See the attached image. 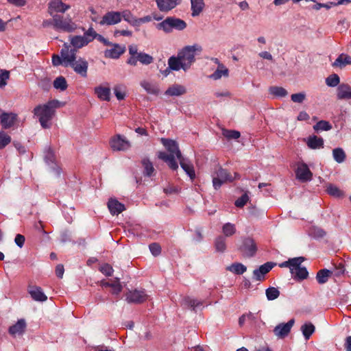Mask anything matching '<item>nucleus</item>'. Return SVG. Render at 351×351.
<instances>
[{
  "label": "nucleus",
  "mask_w": 351,
  "mask_h": 351,
  "mask_svg": "<svg viewBox=\"0 0 351 351\" xmlns=\"http://www.w3.org/2000/svg\"><path fill=\"white\" fill-rule=\"evenodd\" d=\"M60 54L64 58V66L65 67L71 66L76 73L83 77H87L88 63L82 58L76 60L75 49H71L69 45L64 43Z\"/></svg>",
  "instance_id": "1"
},
{
  "label": "nucleus",
  "mask_w": 351,
  "mask_h": 351,
  "mask_svg": "<svg viewBox=\"0 0 351 351\" xmlns=\"http://www.w3.org/2000/svg\"><path fill=\"white\" fill-rule=\"evenodd\" d=\"M58 100L52 99L34 108L33 113L38 119L43 128L47 129L51 127V121L55 115L56 110L61 106Z\"/></svg>",
  "instance_id": "2"
},
{
  "label": "nucleus",
  "mask_w": 351,
  "mask_h": 351,
  "mask_svg": "<svg viewBox=\"0 0 351 351\" xmlns=\"http://www.w3.org/2000/svg\"><path fill=\"white\" fill-rule=\"evenodd\" d=\"M160 142L169 154H167L165 152H159L158 153V158L165 162L171 169L177 170L178 169V164L176 157L178 160L182 157L178 144L174 140L165 138H162Z\"/></svg>",
  "instance_id": "3"
},
{
  "label": "nucleus",
  "mask_w": 351,
  "mask_h": 351,
  "mask_svg": "<svg viewBox=\"0 0 351 351\" xmlns=\"http://www.w3.org/2000/svg\"><path fill=\"white\" fill-rule=\"evenodd\" d=\"M186 26V23L184 20L175 16H168L162 22L158 23L156 28L164 31L165 33H170L173 29L182 31Z\"/></svg>",
  "instance_id": "4"
},
{
  "label": "nucleus",
  "mask_w": 351,
  "mask_h": 351,
  "mask_svg": "<svg viewBox=\"0 0 351 351\" xmlns=\"http://www.w3.org/2000/svg\"><path fill=\"white\" fill-rule=\"evenodd\" d=\"M202 50V49L201 46L198 45H188L179 51L178 56L181 59L184 66L189 69L192 64L195 61V52H201Z\"/></svg>",
  "instance_id": "5"
},
{
  "label": "nucleus",
  "mask_w": 351,
  "mask_h": 351,
  "mask_svg": "<svg viewBox=\"0 0 351 351\" xmlns=\"http://www.w3.org/2000/svg\"><path fill=\"white\" fill-rule=\"evenodd\" d=\"M239 178L240 176L237 173H234V176L233 177L228 170L220 167L215 171V174L213 176V187L217 190L223 183L227 182H232L234 180Z\"/></svg>",
  "instance_id": "6"
},
{
  "label": "nucleus",
  "mask_w": 351,
  "mask_h": 351,
  "mask_svg": "<svg viewBox=\"0 0 351 351\" xmlns=\"http://www.w3.org/2000/svg\"><path fill=\"white\" fill-rule=\"evenodd\" d=\"M238 250L244 258H251L256 254L257 247L252 238L246 237L242 240Z\"/></svg>",
  "instance_id": "7"
},
{
  "label": "nucleus",
  "mask_w": 351,
  "mask_h": 351,
  "mask_svg": "<svg viewBox=\"0 0 351 351\" xmlns=\"http://www.w3.org/2000/svg\"><path fill=\"white\" fill-rule=\"evenodd\" d=\"M148 298L145 290L134 289L129 291L125 295V300L128 303L141 304Z\"/></svg>",
  "instance_id": "8"
},
{
  "label": "nucleus",
  "mask_w": 351,
  "mask_h": 351,
  "mask_svg": "<svg viewBox=\"0 0 351 351\" xmlns=\"http://www.w3.org/2000/svg\"><path fill=\"white\" fill-rule=\"evenodd\" d=\"M276 263L272 262H267L261 265L258 269L253 271V279L256 281H263L265 279V275L269 273Z\"/></svg>",
  "instance_id": "9"
},
{
  "label": "nucleus",
  "mask_w": 351,
  "mask_h": 351,
  "mask_svg": "<svg viewBox=\"0 0 351 351\" xmlns=\"http://www.w3.org/2000/svg\"><path fill=\"white\" fill-rule=\"evenodd\" d=\"M121 21V12L110 11L106 12L99 21L101 25H112Z\"/></svg>",
  "instance_id": "10"
},
{
  "label": "nucleus",
  "mask_w": 351,
  "mask_h": 351,
  "mask_svg": "<svg viewBox=\"0 0 351 351\" xmlns=\"http://www.w3.org/2000/svg\"><path fill=\"white\" fill-rule=\"evenodd\" d=\"M110 146L114 151H125L129 149L131 145L125 137L118 134L110 141Z\"/></svg>",
  "instance_id": "11"
},
{
  "label": "nucleus",
  "mask_w": 351,
  "mask_h": 351,
  "mask_svg": "<svg viewBox=\"0 0 351 351\" xmlns=\"http://www.w3.org/2000/svg\"><path fill=\"white\" fill-rule=\"evenodd\" d=\"M295 175L296 178L303 182L310 181L313 178V173L304 162L298 164L295 170Z\"/></svg>",
  "instance_id": "12"
},
{
  "label": "nucleus",
  "mask_w": 351,
  "mask_h": 351,
  "mask_svg": "<svg viewBox=\"0 0 351 351\" xmlns=\"http://www.w3.org/2000/svg\"><path fill=\"white\" fill-rule=\"evenodd\" d=\"M295 323L294 319H291L287 323H281L277 325L274 329V335L278 338H285L291 331Z\"/></svg>",
  "instance_id": "13"
},
{
  "label": "nucleus",
  "mask_w": 351,
  "mask_h": 351,
  "mask_svg": "<svg viewBox=\"0 0 351 351\" xmlns=\"http://www.w3.org/2000/svg\"><path fill=\"white\" fill-rule=\"evenodd\" d=\"M54 28L56 29H60L65 32H71L73 29V27L70 21H66L60 15L53 16Z\"/></svg>",
  "instance_id": "14"
},
{
  "label": "nucleus",
  "mask_w": 351,
  "mask_h": 351,
  "mask_svg": "<svg viewBox=\"0 0 351 351\" xmlns=\"http://www.w3.org/2000/svg\"><path fill=\"white\" fill-rule=\"evenodd\" d=\"M26 327L27 324L25 319H21L15 324L10 326L8 332L14 337L21 336L25 333Z\"/></svg>",
  "instance_id": "15"
},
{
  "label": "nucleus",
  "mask_w": 351,
  "mask_h": 351,
  "mask_svg": "<svg viewBox=\"0 0 351 351\" xmlns=\"http://www.w3.org/2000/svg\"><path fill=\"white\" fill-rule=\"evenodd\" d=\"M17 115L12 112H3L0 114L1 124L3 129L10 128L16 121Z\"/></svg>",
  "instance_id": "16"
},
{
  "label": "nucleus",
  "mask_w": 351,
  "mask_h": 351,
  "mask_svg": "<svg viewBox=\"0 0 351 351\" xmlns=\"http://www.w3.org/2000/svg\"><path fill=\"white\" fill-rule=\"evenodd\" d=\"M338 99H351V86L348 84H340L337 88Z\"/></svg>",
  "instance_id": "17"
},
{
  "label": "nucleus",
  "mask_w": 351,
  "mask_h": 351,
  "mask_svg": "<svg viewBox=\"0 0 351 351\" xmlns=\"http://www.w3.org/2000/svg\"><path fill=\"white\" fill-rule=\"evenodd\" d=\"M108 208L112 215H118L125 210L124 204L116 199L110 198L108 202Z\"/></svg>",
  "instance_id": "18"
},
{
  "label": "nucleus",
  "mask_w": 351,
  "mask_h": 351,
  "mask_svg": "<svg viewBox=\"0 0 351 351\" xmlns=\"http://www.w3.org/2000/svg\"><path fill=\"white\" fill-rule=\"evenodd\" d=\"M28 292L33 300L38 302H45L47 300V295L43 293L42 289L37 286H29Z\"/></svg>",
  "instance_id": "19"
},
{
  "label": "nucleus",
  "mask_w": 351,
  "mask_h": 351,
  "mask_svg": "<svg viewBox=\"0 0 351 351\" xmlns=\"http://www.w3.org/2000/svg\"><path fill=\"white\" fill-rule=\"evenodd\" d=\"M178 160L182 169L190 177L191 180H193L195 178V173L193 164L183 156L178 159Z\"/></svg>",
  "instance_id": "20"
},
{
  "label": "nucleus",
  "mask_w": 351,
  "mask_h": 351,
  "mask_svg": "<svg viewBox=\"0 0 351 351\" xmlns=\"http://www.w3.org/2000/svg\"><path fill=\"white\" fill-rule=\"evenodd\" d=\"M156 4L160 11L167 12L179 5L180 1H176L175 0H156Z\"/></svg>",
  "instance_id": "21"
},
{
  "label": "nucleus",
  "mask_w": 351,
  "mask_h": 351,
  "mask_svg": "<svg viewBox=\"0 0 351 351\" xmlns=\"http://www.w3.org/2000/svg\"><path fill=\"white\" fill-rule=\"evenodd\" d=\"M111 46H113V48L105 51V56L107 58L117 59L125 51V46L121 47L119 44H112Z\"/></svg>",
  "instance_id": "22"
},
{
  "label": "nucleus",
  "mask_w": 351,
  "mask_h": 351,
  "mask_svg": "<svg viewBox=\"0 0 351 351\" xmlns=\"http://www.w3.org/2000/svg\"><path fill=\"white\" fill-rule=\"evenodd\" d=\"M69 8L70 6L64 3L62 0H53L49 3V10L51 14L52 12L63 13Z\"/></svg>",
  "instance_id": "23"
},
{
  "label": "nucleus",
  "mask_w": 351,
  "mask_h": 351,
  "mask_svg": "<svg viewBox=\"0 0 351 351\" xmlns=\"http://www.w3.org/2000/svg\"><path fill=\"white\" fill-rule=\"evenodd\" d=\"M186 93V90L184 86L176 84L169 86L165 92V94L169 96H180Z\"/></svg>",
  "instance_id": "24"
},
{
  "label": "nucleus",
  "mask_w": 351,
  "mask_h": 351,
  "mask_svg": "<svg viewBox=\"0 0 351 351\" xmlns=\"http://www.w3.org/2000/svg\"><path fill=\"white\" fill-rule=\"evenodd\" d=\"M169 69L173 71H179L181 69L184 71H187V68L184 66V64L178 56H171L168 60Z\"/></svg>",
  "instance_id": "25"
},
{
  "label": "nucleus",
  "mask_w": 351,
  "mask_h": 351,
  "mask_svg": "<svg viewBox=\"0 0 351 351\" xmlns=\"http://www.w3.org/2000/svg\"><path fill=\"white\" fill-rule=\"evenodd\" d=\"M307 145L310 149H316L324 147V139L317 136H311L308 138Z\"/></svg>",
  "instance_id": "26"
},
{
  "label": "nucleus",
  "mask_w": 351,
  "mask_h": 351,
  "mask_svg": "<svg viewBox=\"0 0 351 351\" xmlns=\"http://www.w3.org/2000/svg\"><path fill=\"white\" fill-rule=\"evenodd\" d=\"M348 64H351V56L347 54L341 53L332 63V66L343 68Z\"/></svg>",
  "instance_id": "27"
},
{
  "label": "nucleus",
  "mask_w": 351,
  "mask_h": 351,
  "mask_svg": "<svg viewBox=\"0 0 351 351\" xmlns=\"http://www.w3.org/2000/svg\"><path fill=\"white\" fill-rule=\"evenodd\" d=\"M95 93L103 101H110V89L108 87L97 86L95 88Z\"/></svg>",
  "instance_id": "28"
},
{
  "label": "nucleus",
  "mask_w": 351,
  "mask_h": 351,
  "mask_svg": "<svg viewBox=\"0 0 351 351\" xmlns=\"http://www.w3.org/2000/svg\"><path fill=\"white\" fill-rule=\"evenodd\" d=\"M101 284L103 287L112 288V294H119L122 291V286L119 278H116V280L112 282L102 280Z\"/></svg>",
  "instance_id": "29"
},
{
  "label": "nucleus",
  "mask_w": 351,
  "mask_h": 351,
  "mask_svg": "<svg viewBox=\"0 0 351 351\" xmlns=\"http://www.w3.org/2000/svg\"><path fill=\"white\" fill-rule=\"evenodd\" d=\"M140 84L148 94L158 95L160 92L158 86L152 82L143 80Z\"/></svg>",
  "instance_id": "30"
},
{
  "label": "nucleus",
  "mask_w": 351,
  "mask_h": 351,
  "mask_svg": "<svg viewBox=\"0 0 351 351\" xmlns=\"http://www.w3.org/2000/svg\"><path fill=\"white\" fill-rule=\"evenodd\" d=\"M192 16H197L202 12L204 7V0H191Z\"/></svg>",
  "instance_id": "31"
},
{
  "label": "nucleus",
  "mask_w": 351,
  "mask_h": 351,
  "mask_svg": "<svg viewBox=\"0 0 351 351\" xmlns=\"http://www.w3.org/2000/svg\"><path fill=\"white\" fill-rule=\"evenodd\" d=\"M71 49H75L76 51L78 49H80L86 45H87V42H86L82 37V36H74L71 37Z\"/></svg>",
  "instance_id": "32"
},
{
  "label": "nucleus",
  "mask_w": 351,
  "mask_h": 351,
  "mask_svg": "<svg viewBox=\"0 0 351 351\" xmlns=\"http://www.w3.org/2000/svg\"><path fill=\"white\" fill-rule=\"evenodd\" d=\"M226 270L237 275L245 273L247 270L246 266L240 263H234L226 267Z\"/></svg>",
  "instance_id": "33"
},
{
  "label": "nucleus",
  "mask_w": 351,
  "mask_h": 351,
  "mask_svg": "<svg viewBox=\"0 0 351 351\" xmlns=\"http://www.w3.org/2000/svg\"><path fill=\"white\" fill-rule=\"evenodd\" d=\"M315 330V326L311 323H305L301 326V331L305 338L306 340L309 339L311 336L313 335V333Z\"/></svg>",
  "instance_id": "34"
},
{
  "label": "nucleus",
  "mask_w": 351,
  "mask_h": 351,
  "mask_svg": "<svg viewBox=\"0 0 351 351\" xmlns=\"http://www.w3.org/2000/svg\"><path fill=\"white\" fill-rule=\"evenodd\" d=\"M332 274V271L327 269H323L318 271L316 275V280L319 284H324L328 280V278Z\"/></svg>",
  "instance_id": "35"
},
{
  "label": "nucleus",
  "mask_w": 351,
  "mask_h": 351,
  "mask_svg": "<svg viewBox=\"0 0 351 351\" xmlns=\"http://www.w3.org/2000/svg\"><path fill=\"white\" fill-rule=\"evenodd\" d=\"M269 93L276 97H284L288 95V92L285 88L281 86H270Z\"/></svg>",
  "instance_id": "36"
},
{
  "label": "nucleus",
  "mask_w": 351,
  "mask_h": 351,
  "mask_svg": "<svg viewBox=\"0 0 351 351\" xmlns=\"http://www.w3.org/2000/svg\"><path fill=\"white\" fill-rule=\"evenodd\" d=\"M139 61L141 64L148 65L153 62L154 58L152 56L144 52H139L138 56L135 58V66L137 62Z\"/></svg>",
  "instance_id": "37"
},
{
  "label": "nucleus",
  "mask_w": 351,
  "mask_h": 351,
  "mask_svg": "<svg viewBox=\"0 0 351 351\" xmlns=\"http://www.w3.org/2000/svg\"><path fill=\"white\" fill-rule=\"evenodd\" d=\"M142 165L144 168L143 173L145 176L150 177L154 172V168L152 162L147 158H145L141 161Z\"/></svg>",
  "instance_id": "38"
},
{
  "label": "nucleus",
  "mask_w": 351,
  "mask_h": 351,
  "mask_svg": "<svg viewBox=\"0 0 351 351\" xmlns=\"http://www.w3.org/2000/svg\"><path fill=\"white\" fill-rule=\"evenodd\" d=\"M183 303L184 305L190 307L193 311H195L197 308L200 307L203 304L202 302L189 296H186L184 298Z\"/></svg>",
  "instance_id": "39"
},
{
  "label": "nucleus",
  "mask_w": 351,
  "mask_h": 351,
  "mask_svg": "<svg viewBox=\"0 0 351 351\" xmlns=\"http://www.w3.org/2000/svg\"><path fill=\"white\" fill-rule=\"evenodd\" d=\"M228 69L223 64H219L217 70L210 75V77L214 80H219L222 75L228 77Z\"/></svg>",
  "instance_id": "40"
},
{
  "label": "nucleus",
  "mask_w": 351,
  "mask_h": 351,
  "mask_svg": "<svg viewBox=\"0 0 351 351\" xmlns=\"http://www.w3.org/2000/svg\"><path fill=\"white\" fill-rule=\"evenodd\" d=\"M122 19L131 25L138 26V19L134 17L129 10H124L121 12V19Z\"/></svg>",
  "instance_id": "41"
},
{
  "label": "nucleus",
  "mask_w": 351,
  "mask_h": 351,
  "mask_svg": "<svg viewBox=\"0 0 351 351\" xmlns=\"http://www.w3.org/2000/svg\"><path fill=\"white\" fill-rule=\"evenodd\" d=\"M129 54L130 57L128 59L127 63L132 66H135V58L139 54L138 47L136 45H132L128 47Z\"/></svg>",
  "instance_id": "42"
},
{
  "label": "nucleus",
  "mask_w": 351,
  "mask_h": 351,
  "mask_svg": "<svg viewBox=\"0 0 351 351\" xmlns=\"http://www.w3.org/2000/svg\"><path fill=\"white\" fill-rule=\"evenodd\" d=\"M304 261V258L302 256L289 259L290 271L291 274H294V271L301 266V264Z\"/></svg>",
  "instance_id": "43"
},
{
  "label": "nucleus",
  "mask_w": 351,
  "mask_h": 351,
  "mask_svg": "<svg viewBox=\"0 0 351 351\" xmlns=\"http://www.w3.org/2000/svg\"><path fill=\"white\" fill-rule=\"evenodd\" d=\"M68 84L66 79L63 76H59L53 81V87L61 91H64L67 88Z\"/></svg>",
  "instance_id": "44"
},
{
  "label": "nucleus",
  "mask_w": 351,
  "mask_h": 351,
  "mask_svg": "<svg viewBox=\"0 0 351 351\" xmlns=\"http://www.w3.org/2000/svg\"><path fill=\"white\" fill-rule=\"evenodd\" d=\"M215 247L216 251L223 252L226 249V239L223 236H219L215 239Z\"/></svg>",
  "instance_id": "45"
},
{
  "label": "nucleus",
  "mask_w": 351,
  "mask_h": 351,
  "mask_svg": "<svg viewBox=\"0 0 351 351\" xmlns=\"http://www.w3.org/2000/svg\"><path fill=\"white\" fill-rule=\"evenodd\" d=\"M332 125L327 121H319L313 125V129L316 132L319 131H328L332 129Z\"/></svg>",
  "instance_id": "46"
},
{
  "label": "nucleus",
  "mask_w": 351,
  "mask_h": 351,
  "mask_svg": "<svg viewBox=\"0 0 351 351\" xmlns=\"http://www.w3.org/2000/svg\"><path fill=\"white\" fill-rule=\"evenodd\" d=\"M294 279L302 280L307 278L308 272L305 267H300L295 271L294 274H292Z\"/></svg>",
  "instance_id": "47"
},
{
  "label": "nucleus",
  "mask_w": 351,
  "mask_h": 351,
  "mask_svg": "<svg viewBox=\"0 0 351 351\" xmlns=\"http://www.w3.org/2000/svg\"><path fill=\"white\" fill-rule=\"evenodd\" d=\"M332 156L334 160L338 163L343 162L346 159V154L342 148L338 147L332 150Z\"/></svg>",
  "instance_id": "48"
},
{
  "label": "nucleus",
  "mask_w": 351,
  "mask_h": 351,
  "mask_svg": "<svg viewBox=\"0 0 351 351\" xmlns=\"http://www.w3.org/2000/svg\"><path fill=\"white\" fill-rule=\"evenodd\" d=\"M222 232L226 237H231L236 232L235 225L231 223H226L222 227Z\"/></svg>",
  "instance_id": "49"
},
{
  "label": "nucleus",
  "mask_w": 351,
  "mask_h": 351,
  "mask_svg": "<svg viewBox=\"0 0 351 351\" xmlns=\"http://www.w3.org/2000/svg\"><path fill=\"white\" fill-rule=\"evenodd\" d=\"M265 294L268 300H274L279 297L280 291L277 288L270 287L266 289Z\"/></svg>",
  "instance_id": "50"
},
{
  "label": "nucleus",
  "mask_w": 351,
  "mask_h": 351,
  "mask_svg": "<svg viewBox=\"0 0 351 351\" xmlns=\"http://www.w3.org/2000/svg\"><path fill=\"white\" fill-rule=\"evenodd\" d=\"M309 234L315 239H321L326 236V232L322 228L314 226L311 228Z\"/></svg>",
  "instance_id": "51"
},
{
  "label": "nucleus",
  "mask_w": 351,
  "mask_h": 351,
  "mask_svg": "<svg viewBox=\"0 0 351 351\" xmlns=\"http://www.w3.org/2000/svg\"><path fill=\"white\" fill-rule=\"evenodd\" d=\"M340 78L337 74H332L330 75L326 79V84L328 86L330 87H335L339 85Z\"/></svg>",
  "instance_id": "52"
},
{
  "label": "nucleus",
  "mask_w": 351,
  "mask_h": 351,
  "mask_svg": "<svg viewBox=\"0 0 351 351\" xmlns=\"http://www.w3.org/2000/svg\"><path fill=\"white\" fill-rule=\"evenodd\" d=\"M326 191L329 195L336 197H340L343 195V191L333 184H329L326 189Z\"/></svg>",
  "instance_id": "53"
},
{
  "label": "nucleus",
  "mask_w": 351,
  "mask_h": 351,
  "mask_svg": "<svg viewBox=\"0 0 351 351\" xmlns=\"http://www.w3.org/2000/svg\"><path fill=\"white\" fill-rule=\"evenodd\" d=\"M222 134L228 139H237L241 136L240 132L237 130L224 129L222 131Z\"/></svg>",
  "instance_id": "54"
},
{
  "label": "nucleus",
  "mask_w": 351,
  "mask_h": 351,
  "mask_svg": "<svg viewBox=\"0 0 351 351\" xmlns=\"http://www.w3.org/2000/svg\"><path fill=\"white\" fill-rule=\"evenodd\" d=\"M95 31L93 27H90L84 35L82 36V38L87 42V45L95 39Z\"/></svg>",
  "instance_id": "55"
},
{
  "label": "nucleus",
  "mask_w": 351,
  "mask_h": 351,
  "mask_svg": "<svg viewBox=\"0 0 351 351\" xmlns=\"http://www.w3.org/2000/svg\"><path fill=\"white\" fill-rule=\"evenodd\" d=\"M114 92L118 100H122L125 98V88L123 86L117 85L114 88Z\"/></svg>",
  "instance_id": "56"
},
{
  "label": "nucleus",
  "mask_w": 351,
  "mask_h": 351,
  "mask_svg": "<svg viewBox=\"0 0 351 351\" xmlns=\"http://www.w3.org/2000/svg\"><path fill=\"white\" fill-rule=\"evenodd\" d=\"M11 142V137L4 132H0V149L4 148Z\"/></svg>",
  "instance_id": "57"
},
{
  "label": "nucleus",
  "mask_w": 351,
  "mask_h": 351,
  "mask_svg": "<svg viewBox=\"0 0 351 351\" xmlns=\"http://www.w3.org/2000/svg\"><path fill=\"white\" fill-rule=\"evenodd\" d=\"M99 271L106 276H111L114 269L110 264L105 263L100 266Z\"/></svg>",
  "instance_id": "58"
},
{
  "label": "nucleus",
  "mask_w": 351,
  "mask_h": 351,
  "mask_svg": "<svg viewBox=\"0 0 351 351\" xmlns=\"http://www.w3.org/2000/svg\"><path fill=\"white\" fill-rule=\"evenodd\" d=\"M249 200V197L246 193L243 194L234 202V205L238 208L243 207Z\"/></svg>",
  "instance_id": "59"
},
{
  "label": "nucleus",
  "mask_w": 351,
  "mask_h": 351,
  "mask_svg": "<svg viewBox=\"0 0 351 351\" xmlns=\"http://www.w3.org/2000/svg\"><path fill=\"white\" fill-rule=\"evenodd\" d=\"M151 253L154 256H158L161 252L160 245L157 243H152L149 245Z\"/></svg>",
  "instance_id": "60"
},
{
  "label": "nucleus",
  "mask_w": 351,
  "mask_h": 351,
  "mask_svg": "<svg viewBox=\"0 0 351 351\" xmlns=\"http://www.w3.org/2000/svg\"><path fill=\"white\" fill-rule=\"evenodd\" d=\"M306 95L303 93L292 94L291 100L295 103H302L305 99Z\"/></svg>",
  "instance_id": "61"
},
{
  "label": "nucleus",
  "mask_w": 351,
  "mask_h": 351,
  "mask_svg": "<svg viewBox=\"0 0 351 351\" xmlns=\"http://www.w3.org/2000/svg\"><path fill=\"white\" fill-rule=\"evenodd\" d=\"M45 160L47 163H48V164L51 163L52 165H53L54 167H52L53 168L55 169V167H57V165L55 163L54 154L51 150H49L47 152V154L45 156Z\"/></svg>",
  "instance_id": "62"
},
{
  "label": "nucleus",
  "mask_w": 351,
  "mask_h": 351,
  "mask_svg": "<svg viewBox=\"0 0 351 351\" xmlns=\"http://www.w3.org/2000/svg\"><path fill=\"white\" fill-rule=\"evenodd\" d=\"M51 61L53 66H59L60 64L64 66V58L62 56L60 57L56 54L53 55Z\"/></svg>",
  "instance_id": "63"
},
{
  "label": "nucleus",
  "mask_w": 351,
  "mask_h": 351,
  "mask_svg": "<svg viewBox=\"0 0 351 351\" xmlns=\"http://www.w3.org/2000/svg\"><path fill=\"white\" fill-rule=\"evenodd\" d=\"M25 238L21 234H17L14 239V242L17 246L22 247L24 245Z\"/></svg>",
  "instance_id": "64"
}]
</instances>
